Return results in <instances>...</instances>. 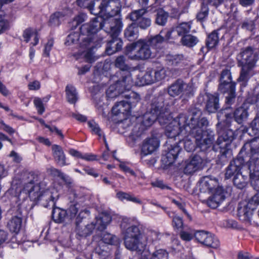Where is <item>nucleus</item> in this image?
I'll return each mask as SVG.
<instances>
[{"instance_id":"1","label":"nucleus","mask_w":259,"mask_h":259,"mask_svg":"<svg viewBox=\"0 0 259 259\" xmlns=\"http://www.w3.org/2000/svg\"><path fill=\"white\" fill-rule=\"evenodd\" d=\"M201 111L196 108L180 113L165 126V135L169 138L184 136L185 139L180 140L179 145H183L188 152L195 149L194 144L188 138L189 135H192L195 139L197 146L202 150H206L213 144L214 134L212 132H204V129L208 122L206 118L201 117Z\"/></svg>"},{"instance_id":"2","label":"nucleus","mask_w":259,"mask_h":259,"mask_svg":"<svg viewBox=\"0 0 259 259\" xmlns=\"http://www.w3.org/2000/svg\"><path fill=\"white\" fill-rule=\"evenodd\" d=\"M117 8V12L111 9L109 13L105 11L101 12L99 14L101 18H95L90 23L84 24L81 28L82 33L87 34L91 30L95 34L100 29H104V31L110 36H118L122 27L121 18L118 16L120 11L119 1Z\"/></svg>"},{"instance_id":"3","label":"nucleus","mask_w":259,"mask_h":259,"mask_svg":"<svg viewBox=\"0 0 259 259\" xmlns=\"http://www.w3.org/2000/svg\"><path fill=\"white\" fill-rule=\"evenodd\" d=\"M120 228L123 235L124 243L128 250L141 251L146 247V243L140 231L141 225L137 220L123 217Z\"/></svg>"},{"instance_id":"4","label":"nucleus","mask_w":259,"mask_h":259,"mask_svg":"<svg viewBox=\"0 0 259 259\" xmlns=\"http://www.w3.org/2000/svg\"><path fill=\"white\" fill-rule=\"evenodd\" d=\"M170 112L164 104L162 96L152 99L148 111L143 115L141 125L145 129L150 127L157 120L161 125H168L172 120Z\"/></svg>"},{"instance_id":"5","label":"nucleus","mask_w":259,"mask_h":259,"mask_svg":"<svg viewBox=\"0 0 259 259\" xmlns=\"http://www.w3.org/2000/svg\"><path fill=\"white\" fill-rule=\"evenodd\" d=\"M244 148H249L250 151V157L249 161L243 165L242 169H246L249 174L251 184L257 191L259 190V170L257 166L259 165V138L255 137L246 143Z\"/></svg>"},{"instance_id":"6","label":"nucleus","mask_w":259,"mask_h":259,"mask_svg":"<svg viewBox=\"0 0 259 259\" xmlns=\"http://www.w3.org/2000/svg\"><path fill=\"white\" fill-rule=\"evenodd\" d=\"M199 187L201 193L213 194L206 201V204L211 209L217 208L225 198L224 190L219 185L218 180L214 178H202L200 181Z\"/></svg>"},{"instance_id":"7","label":"nucleus","mask_w":259,"mask_h":259,"mask_svg":"<svg viewBox=\"0 0 259 259\" xmlns=\"http://www.w3.org/2000/svg\"><path fill=\"white\" fill-rule=\"evenodd\" d=\"M83 25L84 24L81 25L80 28V34L74 32L69 34L66 38L65 44L69 46L79 40L80 49L78 55L84 57L88 61L92 62L93 60L92 49L94 47L93 39L95 34L91 30L87 34H83L81 28Z\"/></svg>"},{"instance_id":"8","label":"nucleus","mask_w":259,"mask_h":259,"mask_svg":"<svg viewBox=\"0 0 259 259\" xmlns=\"http://www.w3.org/2000/svg\"><path fill=\"white\" fill-rule=\"evenodd\" d=\"M237 59L239 66L241 67L238 80L243 82L242 85H245L246 82L254 74V68L257 57L253 49L249 47L240 52Z\"/></svg>"},{"instance_id":"9","label":"nucleus","mask_w":259,"mask_h":259,"mask_svg":"<svg viewBox=\"0 0 259 259\" xmlns=\"http://www.w3.org/2000/svg\"><path fill=\"white\" fill-rule=\"evenodd\" d=\"M226 110H222L218 113L217 117L220 122L218 124V130L219 137L216 142V144L219 146L220 149L221 158H226V155L228 152V147L230 146L231 142L233 140L234 133L233 131L228 129H222L223 121L224 117L227 122L232 118V115L227 113Z\"/></svg>"},{"instance_id":"10","label":"nucleus","mask_w":259,"mask_h":259,"mask_svg":"<svg viewBox=\"0 0 259 259\" xmlns=\"http://www.w3.org/2000/svg\"><path fill=\"white\" fill-rule=\"evenodd\" d=\"M76 3L78 6L88 9L95 15L105 11L109 13L111 9L118 11V0H77Z\"/></svg>"},{"instance_id":"11","label":"nucleus","mask_w":259,"mask_h":259,"mask_svg":"<svg viewBox=\"0 0 259 259\" xmlns=\"http://www.w3.org/2000/svg\"><path fill=\"white\" fill-rule=\"evenodd\" d=\"M126 54L133 60H144L152 57L153 51L145 40L140 39L126 48Z\"/></svg>"},{"instance_id":"12","label":"nucleus","mask_w":259,"mask_h":259,"mask_svg":"<svg viewBox=\"0 0 259 259\" xmlns=\"http://www.w3.org/2000/svg\"><path fill=\"white\" fill-rule=\"evenodd\" d=\"M115 81V83L111 84L106 91L107 97L108 98H114L118 96L124 91L129 90L133 83L131 74L130 73L122 75L120 79Z\"/></svg>"},{"instance_id":"13","label":"nucleus","mask_w":259,"mask_h":259,"mask_svg":"<svg viewBox=\"0 0 259 259\" xmlns=\"http://www.w3.org/2000/svg\"><path fill=\"white\" fill-rule=\"evenodd\" d=\"M195 237L198 242L202 244L213 248L218 249L220 246V242L215 236L208 232L204 231H197L195 233Z\"/></svg>"},{"instance_id":"14","label":"nucleus","mask_w":259,"mask_h":259,"mask_svg":"<svg viewBox=\"0 0 259 259\" xmlns=\"http://www.w3.org/2000/svg\"><path fill=\"white\" fill-rule=\"evenodd\" d=\"M248 148H244L243 146L237 157L230 162L229 165L226 168L225 173L226 179H228L232 177L234 178L236 174L241 172L242 166L245 165V159L242 154L243 150Z\"/></svg>"},{"instance_id":"15","label":"nucleus","mask_w":259,"mask_h":259,"mask_svg":"<svg viewBox=\"0 0 259 259\" xmlns=\"http://www.w3.org/2000/svg\"><path fill=\"white\" fill-rule=\"evenodd\" d=\"M188 96L193 95L194 89L191 84H187L180 79L172 83L168 89V93L171 97H176L182 93Z\"/></svg>"},{"instance_id":"16","label":"nucleus","mask_w":259,"mask_h":259,"mask_svg":"<svg viewBox=\"0 0 259 259\" xmlns=\"http://www.w3.org/2000/svg\"><path fill=\"white\" fill-rule=\"evenodd\" d=\"M146 13V10L141 9L135 10L131 13L130 15V19L136 22V25L140 27L141 28L145 29L150 27L151 24V20L148 18L144 16Z\"/></svg>"},{"instance_id":"17","label":"nucleus","mask_w":259,"mask_h":259,"mask_svg":"<svg viewBox=\"0 0 259 259\" xmlns=\"http://www.w3.org/2000/svg\"><path fill=\"white\" fill-rule=\"evenodd\" d=\"M23 191L27 193L30 199L34 201L39 200L44 194L49 193L45 191L39 184H34V182L31 181L25 185Z\"/></svg>"},{"instance_id":"18","label":"nucleus","mask_w":259,"mask_h":259,"mask_svg":"<svg viewBox=\"0 0 259 259\" xmlns=\"http://www.w3.org/2000/svg\"><path fill=\"white\" fill-rule=\"evenodd\" d=\"M203 163L204 160L200 156L194 155L187 162L184 168V172L187 174H193L201 169L203 166Z\"/></svg>"},{"instance_id":"19","label":"nucleus","mask_w":259,"mask_h":259,"mask_svg":"<svg viewBox=\"0 0 259 259\" xmlns=\"http://www.w3.org/2000/svg\"><path fill=\"white\" fill-rule=\"evenodd\" d=\"M159 146V141L157 138H147L143 141L141 152L144 155L151 154L158 148Z\"/></svg>"},{"instance_id":"20","label":"nucleus","mask_w":259,"mask_h":259,"mask_svg":"<svg viewBox=\"0 0 259 259\" xmlns=\"http://www.w3.org/2000/svg\"><path fill=\"white\" fill-rule=\"evenodd\" d=\"M100 238L99 243L104 244L117 245L118 244V239L115 236L103 231L98 230L96 236H94L95 239L97 238Z\"/></svg>"},{"instance_id":"21","label":"nucleus","mask_w":259,"mask_h":259,"mask_svg":"<svg viewBox=\"0 0 259 259\" xmlns=\"http://www.w3.org/2000/svg\"><path fill=\"white\" fill-rule=\"evenodd\" d=\"M205 100V109L209 113H214L219 108V99L217 95L206 94L204 97Z\"/></svg>"},{"instance_id":"22","label":"nucleus","mask_w":259,"mask_h":259,"mask_svg":"<svg viewBox=\"0 0 259 259\" xmlns=\"http://www.w3.org/2000/svg\"><path fill=\"white\" fill-rule=\"evenodd\" d=\"M97 230L103 231L111 221V217L109 211H101L96 217Z\"/></svg>"},{"instance_id":"23","label":"nucleus","mask_w":259,"mask_h":259,"mask_svg":"<svg viewBox=\"0 0 259 259\" xmlns=\"http://www.w3.org/2000/svg\"><path fill=\"white\" fill-rule=\"evenodd\" d=\"M248 108L246 103H244L241 106L235 109L233 113V117L236 122L238 124H242L247 120L249 114Z\"/></svg>"},{"instance_id":"24","label":"nucleus","mask_w":259,"mask_h":259,"mask_svg":"<svg viewBox=\"0 0 259 259\" xmlns=\"http://www.w3.org/2000/svg\"><path fill=\"white\" fill-rule=\"evenodd\" d=\"M112 39L108 41L106 48L107 53L111 55L119 51L122 47V41L115 36H110Z\"/></svg>"},{"instance_id":"25","label":"nucleus","mask_w":259,"mask_h":259,"mask_svg":"<svg viewBox=\"0 0 259 259\" xmlns=\"http://www.w3.org/2000/svg\"><path fill=\"white\" fill-rule=\"evenodd\" d=\"M248 171L246 169L242 170L240 173H237L233 178L234 185L238 189H242L245 188L248 182Z\"/></svg>"},{"instance_id":"26","label":"nucleus","mask_w":259,"mask_h":259,"mask_svg":"<svg viewBox=\"0 0 259 259\" xmlns=\"http://www.w3.org/2000/svg\"><path fill=\"white\" fill-rule=\"evenodd\" d=\"M52 149L53 156L56 162L61 166L66 165L65 156L62 148L60 146L54 145Z\"/></svg>"},{"instance_id":"27","label":"nucleus","mask_w":259,"mask_h":259,"mask_svg":"<svg viewBox=\"0 0 259 259\" xmlns=\"http://www.w3.org/2000/svg\"><path fill=\"white\" fill-rule=\"evenodd\" d=\"M8 227L12 232L17 234L20 230L22 226V218L21 213H19L13 218L8 223Z\"/></svg>"},{"instance_id":"28","label":"nucleus","mask_w":259,"mask_h":259,"mask_svg":"<svg viewBox=\"0 0 259 259\" xmlns=\"http://www.w3.org/2000/svg\"><path fill=\"white\" fill-rule=\"evenodd\" d=\"M259 204V196H254L252 199L248 202H242L239 203L238 210H254L257 209L256 206Z\"/></svg>"},{"instance_id":"29","label":"nucleus","mask_w":259,"mask_h":259,"mask_svg":"<svg viewBox=\"0 0 259 259\" xmlns=\"http://www.w3.org/2000/svg\"><path fill=\"white\" fill-rule=\"evenodd\" d=\"M130 110V105L125 101H120L112 107V113L113 115L117 116L121 114H127Z\"/></svg>"},{"instance_id":"30","label":"nucleus","mask_w":259,"mask_h":259,"mask_svg":"<svg viewBox=\"0 0 259 259\" xmlns=\"http://www.w3.org/2000/svg\"><path fill=\"white\" fill-rule=\"evenodd\" d=\"M142 85L150 84L156 82L154 68H148L145 74L140 78Z\"/></svg>"},{"instance_id":"31","label":"nucleus","mask_w":259,"mask_h":259,"mask_svg":"<svg viewBox=\"0 0 259 259\" xmlns=\"http://www.w3.org/2000/svg\"><path fill=\"white\" fill-rule=\"evenodd\" d=\"M124 36L130 41H134L139 36V29L136 24L129 25L124 30Z\"/></svg>"},{"instance_id":"32","label":"nucleus","mask_w":259,"mask_h":259,"mask_svg":"<svg viewBox=\"0 0 259 259\" xmlns=\"http://www.w3.org/2000/svg\"><path fill=\"white\" fill-rule=\"evenodd\" d=\"M145 130V128L142 126V125H141L140 123L136 124L129 136V140L134 143L139 140Z\"/></svg>"},{"instance_id":"33","label":"nucleus","mask_w":259,"mask_h":259,"mask_svg":"<svg viewBox=\"0 0 259 259\" xmlns=\"http://www.w3.org/2000/svg\"><path fill=\"white\" fill-rule=\"evenodd\" d=\"M180 147L181 146L179 145L170 146L165 155V157L167 159L166 162L170 164L174 162L181 150Z\"/></svg>"},{"instance_id":"34","label":"nucleus","mask_w":259,"mask_h":259,"mask_svg":"<svg viewBox=\"0 0 259 259\" xmlns=\"http://www.w3.org/2000/svg\"><path fill=\"white\" fill-rule=\"evenodd\" d=\"M66 14L63 12H56L52 14L48 22L49 25L51 27L59 26L64 20Z\"/></svg>"},{"instance_id":"35","label":"nucleus","mask_w":259,"mask_h":259,"mask_svg":"<svg viewBox=\"0 0 259 259\" xmlns=\"http://www.w3.org/2000/svg\"><path fill=\"white\" fill-rule=\"evenodd\" d=\"M23 36L26 42H28L31 38H33V42L31 43L33 46H36L38 42V33L35 30L31 28H28L24 30Z\"/></svg>"},{"instance_id":"36","label":"nucleus","mask_w":259,"mask_h":259,"mask_svg":"<svg viewBox=\"0 0 259 259\" xmlns=\"http://www.w3.org/2000/svg\"><path fill=\"white\" fill-rule=\"evenodd\" d=\"M66 95L67 101L70 104H75L78 100V95L76 89L71 84L66 86Z\"/></svg>"},{"instance_id":"37","label":"nucleus","mask_w":259,"mask_h":259,"mask_svg":"<svg viewBox=\"0 0 259 259\" xmlns=\"http://www.w3.org/2000/svg\"><path fill=\"white\" fill-rule=\"evenodd\" d=\"M162 235L156 231L153 230H148L146 232V236L143 238V240L147 244L153 243L160 239Z\"/></svg>"},{"instance_id":"38","label":"nucleus","mask_w":259,"mask_h":259,"mask_svg":"<svg viewBox=\"0 0 259 259\" xmlns=\"http://www.w3.org/2000/svg\"><path fill=\"white\" fill-rule=\"evenodd\" d=\"M165 30H162L158 35L151 38L148 40H146L149 43L150 47L157 48L159 45L162 43L164 41H167L165 39Z\"/></svg>"},{"instance_id":"39","label":"nucleus","mask_w":259,"mask_h":259,"mask_svg":"<svg viewBox=\"0 0 259 259\" xmlns=\"http://www.w3.org/2000/svg\"><path fill=\"white\" fill-rule=\"evenodd\" d=\"M239 220L246 225H250L253 219V211H236Z\"/></svg>"},{"instance_id":"40","label":"nucleus","mask_w":259,"mask_h":259,"mask_svg":"<svg viewBox=\"0 0 259 259\" xmlns=\"http://www.w3.org/2000/svg\"><path fill=\"white\" fill-rule=\"evenodd\" d=\"M116 197L122 201L126 200L138 203H140L141 202V201L137 198L135 197L133 195L121 191H119L116 192Z\"/></svg>"},{"instance_id":"41","label":"nucleus","mask_w":259,"mask_h":259,"mask_svg":"<svg viewBox=\"0 0 259 259\" xmlns=\"http://www.w3.org/2000/svg\"><path fill=\"white\" fill-rule=\"evenodd\" d=\"M219 42L218 30H214L208 35L206 40V46L208 49L215 47Z\"/></svg>"},{"instance_id":"42","label":"nucleus","mask_w":259,"mask_h":259,"mask_svg":"<svg viewBox=\"0 0 259 259\" xmlns=\"http://www.w3.org/2000/svg\"><path fill=\"white\" fill-rule=\"evenodd\" d=\"M197 38L190 34L184 35L181 38V42L183 45L188 47H192L198 42Z\"/></svg>"},{"instance_id":"43","label":"nucleus","mask_w":259,"mask_h":259,"mask_svg":"<svg viewBox=\"0 0 259 259\" xmlns=\"http://www.w3.org/2000/svg\"><path fill=\"white\" fill-rule=\"evenodd\" d=\"M124 96L127 99L125 102L129 104L130 109L132 107L135 106L140 100V95L135 92H130L128 94H126Z\"/></svg>"},{"instance_id":"44","label":"nucleus","mask_w":259,"mask_h":259,"mask_svg":"<svg viewBox=\"0 0 259 259\" xmlns=\"http://www.w3.org/2000/svg\"><path fill=\"white\" fill-rule=\"evenodd\" d=\"M48 171L53 176L59 177L65 182L69 184L71 183V179L69 176L62 172L60 170L52 167L48 169Z\"/></svg>"},{"instance_id":"45","label":"nucleus","mask_w":259,"mask_h":259,"mask_svg":"<svg viewBox=\"0 0 259 259\" xmlns=\"http://www.w3.org/2000/svg\"><path fill=\"white\" fill-rule=\"evenodd\" d=\"M67 211H52V217L54 221L57 223H61L69 218Z\"/></svg>"},{"instance_id":"46","label":"nucleus","mask_w":259,"mask_h":259,"mask_svg":"<svg viewBox=\"0 0 259 259\" xmlns=\"http://www.w3.org/2000/svg\"><path fill=\"white\" fill-rule=\"evenodd\" d=\"M168 16V13L163 10H158L156 13V23L159 25H165L167 21Z\"/></svg>"},{"instance_id":"47","label":"nucleus","mask_w":259,"mask_h":259,"mask_svg":"<svg viewBox=\"0 0 259 259\" xmlns=\"http://www.w3.org/2000/svg\"><path fill=\"white\" fill-rule=\"evenodd\" d=\"M165 39L167 41H172L177 39L179 36H181V34L178 31L176 27H173L170 30H165Z\"/></svg>"},{"instance_id":"48","label":"nucleus","mask_w":259,"mask_h":259,"mask_svg":"<svg viewBox=\"0 0 259 259\" xmlns=\"http://www.w3.org/2000/svg\"><path fill=\"white\" fill-rule=\"evenodd\" d=\"M89 127L91 128V132L98 135L100 138L103 137L104 141L105 142V138L103 135L101 129L100 128L99 124L96 123L94 120H91L88 122Z\"/></svg>"},{"instance_id":"49","label":"nucleus","mask_w":259,"mask_h":259,"mask_svg":"<svg viewBox=\"0 0 259 259\" xmlns=\"http://www.w3.org/2000/svg\"><path fill=\"white\" fill-rule=\"evenodd\" d=\"M182 55H167L166 56V61L169 65H177L183 60Z\"/></svg>"},{"instance_id":"50","label":"nucleus","mask_w":259,"mask_h":259,"mask_svg":"<svg viewBox=\"0 0 259 259\" xmlns=\"http://www.w3.org/2000/svg\"><path fill=\"white\" fill-rule=\"evenodd\" d=\"M114 65L123 71L127 70L129 69V66L126 63L125 57L122 55L116 58L114 61Z\"/></svg>"},{"instance_id":"51","label":"nucleus","mask_w":259,"mask_h":259,"mask_svg":"<svg viewBox=\"0 0 259 259\" xmlns=\"http://www.w3.org/2000/svg\"><path fill=\"white\" fill-rule=\"evenodd\" d=\"M219 89L223 93H232L235 91V83L232 82H221Z\"/></svg>"},{"instance_id":"52","label":"nucleus","mask_w":259,"mask_h":259,"mask_svg":"<svg viewBox=\"0 0 259 259\" xmlns=\"http://www.w3.org/2000/svg\"><path fill=\"white\" fill-rule=\"evenodd\" d=\"M150 259H168V253L165 250L159 249L152 253Z\"/></svg>"},{"instance_id":"53","label":"nucleus","mask_w":259,"mask_h":259,"mask_svg":"<svg viewBox=\"0 0 259 259\" xmlns=\"http://www.w3.org/2000/svg\"><path fill=\"white\" fill-rule=\"evenodd\" d=\"M108 249L106 245L99 243L98 245L95 249V253L104 258L108 255Z\"/></svg>"},{"instance_id":"54","label":"nucleus","mask_w":259,"mask_h":259,"mask_svg":"<svg viewBox=\"0 0 259 259\" xmlns=\"http://www.w3.org/2000/svg\"><path fill=\"white\" fill-rule=\"evenodd\" d=\"M156 82L163 79L166 75V70L163 67H157L154 69Z\"/></svg>"},{"instance_id":"55","label":"nucleus","mask_w":259,"mask_h":259,"mask_svg":"<svg viewBox=\"0 0 259 259\" xmlns=\"http://www.w3.org/2000/svg\"><path fill=\"white\" fill-rule=\"evenodd\" d=\"M88 211H84V212H87ZM83 212H84V211H80L79 213L78 214V216L76 218V231H77V233L78 235L80 236V237H86L88 235H89V234H83L84 232H87V230L85 229V227H84L83 229H82V228H81V227L79 226V217H81L82 218L83 217Z\"/></svg>"},{"instance_id":"56","label":"nucleus","mask_w":259,"mask_h":259,"mask_svg":"<svg viewBox=\"0 0 259 259\" xmlns=\"http://www.w3.org/2000/svg\"><path fill=\"white\" fill-rule=\"evenodd\" d=\"M208 11L209 9L207 5L202 3L201 10L197 15V20L200 21L204 20L207 17Z\"/></svg>"},{"instance_id":"57","label":"nucleus","mask_w":259,"mask_h":259,"mask_svg":"<svg viewBox=\"0 0 259 259\" xmlns=\"http://www.w3.org/2000/svg\"><path fill=\"white\" fill-rule=\"evenodd\" d=\"M176 27L181 34V36H183L186 35L185 34L189 32L191 29V25L189 23L184 22L179 24L176 26Z\"/></svg>"},{"instance_id":"58","label":"nucleus","mask_w":259,"mask_h":259,"mask_svg":"<svg viewBox=\"0 0 259 259\" xmlns=\"http://www.w3.org/2000/svg\"><path fill=\"white\" fill-rule=\"evenodd\" d=\"M221 82H232L231 72L228 70H224L221 73Z\"/></svg>"},{"instance_id":"59","label":"nucleus","mask_w":259,"mask_h":259,"mask_svg":"<svg viewBox=\"0 0 259 259\" xmlns=\"http://www.w3.org/2000/svg\"><path fill=\"white\" fill-rule=\"evenodd\" d=\"M10 235L8 232L3 229H0V245L8 243Z\"/></svg>"},{"instance_id":"60","label":"nucleus","mask_w":259,"mask_h":259,"mask_svg":"<svg viewBox=\"0 0 259 259\" xmlns=\"http://www.w3.org/2000/svg\"><path fill=\"white\" fill-rule=\"evenodd\" d=\"M33 102L37 110L38 113L39 114H42L45 111V108L41 99L38 98H35Z\"/></svg>"},{"instance_id":"61","label":"nucleus","mask_w":259,"mask_h":259,"mask_svg":"<svg viewBox=\"0 0 259 259\" xmlns=\"http://www.w3.org/2000/svg\"><path fill=\"white\" fill-rule=\"evenodd\" d=\"M224 227L232 229L238 228V223L235 221L228 220L223 221L222 225Z\"/></svg>"},{"instance_id":"62","label":"nucleus","mask_w":259,"mask_h":259,"mask_svg":"<svg viewBox=\"0 0 259 259\" xmlns=\"http://www.w3.org/2000/svg\"><path fill=\"white\" fill-rule=\"evenodd\" d=\"M10 24L9 21L3 18H0V34L9 29Z\"/></svg>"},{"instance_id":"63","label":"nucleus","mask_w":259,"mask_h":259,"mask_svg":"<svg viewBox=\"0 0 259 259\" xmlns=\"http://www.w3.org/2000/svg\"><path fill=\"white\" fill-rule=\"evenodd\" d=\"M250 127L255 135L259 133V117L253 119L250 123Z\"/></svg>"},{"instance_id":"64","label":"nucleus","mask_w":259,"mask_h":259,"mask_svg":"<svg viewBox=\"0 0 259 259\" xmlns=\"http://www.w3.org/2000/svg\"><path fill=\"white\" fill-rule=\"evenodd\" d=\"M238 259H259V257L253 258L247 252L239 251L237 255Z\"/></svg>"}]
</instances>
